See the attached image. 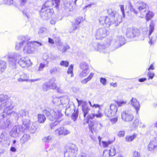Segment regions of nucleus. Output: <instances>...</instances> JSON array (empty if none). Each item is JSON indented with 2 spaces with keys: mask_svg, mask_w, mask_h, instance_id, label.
<instances>
[{
  "mask_svg": "<svg viewBox=\"0 0 157 157\" xmlns=\"http://www.w3.org/2000/svg\"><path fill=\"white\" fill-rule=\"evenodd\" d=\"M30 38L28 36H21L18 37L19 42L16 43L15 49L17 50L21 48L24 53L31 54L33 53L37 47L42 45L40 42L37 41H29Z\"/></svg>",
  "mask_w": 157,
  "mask_h": 157,
  "instance_id": "1",
  "label": "nucleus"
},
{
  "mask_svg": "<svg viewBox=\"0 0 157 157\" xmlns=\"http://www.w3.org/2000/svg\"><path fill=\"white\" fill-rule=\"evenodd\" d=\"M8 62L10 66L13 69L16 68L17 62L22 67H29L32 64L30 59L22 57L20 53H15L8 56Z\"/></svg>",
  "mask_w": 157,
  "mask_h": 157,
  "instance_id": "2",
  "label": "nucleus"
},
{
  "mask_svg": "<svg viewBox=\"0 0 157 157\" xmlns=\"http://www.w3.org/2000/svg\"><path fill=\"white\" fill-rule=\"evenodd\" d=\"M108 16H101L99 19L100 23L102 25L104 23L110 26L111 24H115L116 26L122 21V18L117 12L113 11L111 9L108 11Z\"/></svg>",
  "mask_w": 157,
  "mask_h": 157,
  "instance_id": "3",
  "label": "nucleus"
},
{
  "mask_svg": "<svg viewBox=\"0 0 157 157\" xmlns=\"http://www.w3.org/2000/svg\"><path fill=\"white\" fill-rule=\"evenodd\" d=\"M43 113L46 115L50 121H55L50 124V127L51 130H53L57 125L60 121V118L62 115L61 113L58 111V114L53 109H45L43 110Z\"/></svg>",
  "mask_w": 157,
  "mask_h": 157,
  "instance_id": "4",
  "label": "nucleus"
},
{
  "mask_svg": "<svg viewBox=\"0 0 157 157\" xmlns=\"http://www.w3.org/2000/svg\"><path fill=\"white\" fill-rule=\"evenodd\" d=\"M78 148L75 144H71L65 147L64 151V156L66 157H74L77 154Z\"/></svg>",
  "mask_w": 157,
  "mask_h": 157,
  "instance_id": "5",
  "label": "nucleus"
},
{
  "mask_svg": "<svg viewBox=\"0 0 157 157\" xmlns=\"http://www.w3.org/2000/svg\"><path fill=\"white\" fill-rule=\"evenodd\" d=\"M21 113L22 114V117L23 118V128L25 129H28L29 128L31 123L30 122V117L28 115V111L25 110H21Z\"/></svg>",
  "mask_w": 157,
  "mask_h": 157,
  "instance_id": "6",
  "label": "nucleus"
},
{
  "mask_svg": "<svg viewBox=\"0 0 157 157\" xmlns=\"http://www.w3.org/2000/svg\"><path fill=\"white\" fill-rule=\"evenodd\" d=\"M80 70L79 75L80 77L86 76L90 73V70L88 65L85 62H82L80 64Z\"/></svg>",
  "mask_w": 157,
  "mask_h": 157,
  "instance_id": "7",
  "label": "nucleus"
},
{
  "mask_svg": "<svg viewBox=\"0 0 157 157\" xmlns=\"http://www.w3.org/2000/svg\"><path fill=\"white\" fill-rule=\"evenodd\" d=\"M108 34V33L104 27L98 28L94 33V36L97 39L101 40Z\"/></svg>",
  "mask_w": 157,
  "mask_h": 157,
  "instance_id": "8",
  "label": "nucleus"
},
{
  "mask_svg": "<svg viewBox=\"0 0 157 157\" xmlns=\"http://www.w3.org/2000/svg\"><path fill=\"white\" fill-rule=\"evenodd\" d=\"M24 128L21 125H17L14 126L10 132L11 136L16 137L19 136L21 134L23 133Z\"/></svg>",
  "mask_w": 157,
  "mask_h": 157,
  "instance_id": "9",
  "label": "nucleus"
},
{
  "mask_svg": "<svg viewBox=\"0 0 157 157\" xmlns=\"http://www.w3.org/2000/svg\"><path fill=\"white\" fill-rule=\"evenodd\" d=\"M60 0H48L46 1L41 9L42 10L45 9L46 8H48L53 6L58 8L59 7Z\"/></svg>",
  "mask_w": 157,
  "mask_h": 157,
  "instance_id": "10",
  "label": "nucleus"
},
{
  "mask_svg": "<svg viewBox=\"0 0 157 157\" xmlns=\"http://www.w3.org/2000/svg\"><path fill=\"white\" fill-rule=\"evenodd\" d=\"M10 104H8L7 105H4L0 102V109H4L3 111L0 114V118L3 119L7 116V114H10L11 113L10 112L11 109L10 108L11 106H9V105H10Z\"/></svg>",
  "mask_w": 157,
  "mask_h": 157,
  "instance_id": "11",
  "label": "nucleus"
},
{
  "mask_svg": "<svg viewBox=\"0 0 157 157\" xmlns=\"http://www.w3.org/2000/svg\"><path fill=\"white\" fill-rule=\"evenodd\" d=\"M8 96L4 94H1L0 95V102L1 103L7 105V104H10V105H9V106H11L10 109L13 108L14 107L13 103L10 101H8Z\"/></svg>",
  "mask_w": 157,
  "mask_h": 157,
  "instance_id": "12",
  "label": "nucleus"
},
{
  "mask_svg": "<svg viewBox=\"0 0 157 157\" xmlns=\"http://www.w3.org/2000/svg\"><path fill=\"white\" fill-rule=\"evenodd\" d=\"M52 10L51 9H47L41 10L40 12V15L43 19H48L49 18L52 16Z\"/></svg>",
  "mask_w": 157,
  "mask_h": 157,
  "instance_id": "13",
  "label": "nucleus"
},
{
  "mask_svg": "<svg viewBox=\"0 0 157 157\" xmlns=\"http://www.w3.org/2000/svg\"><path fill=\"white\" fill-rule=\"evenodd\" d=\"M110 44L108 43L106 45L104 44H98L94 43L93 46L95 50L105 53V50L110 45Z\"/></svg>",
  "mask_w": 157,
  "mask_h": 157,
  "instance_id": "14",
  "label": "nucleus"
},
{
  "mask_svg": "<svg viewBox=\"0 0 157 157\" xmlns=\"http://www.w3.org/2000/svg\"><path fill=\"white\" fill-rule=\"evenodd\" d=\"M121 117L124 121L130 122L132 120L134 116L132 114L128 112L123 111L121 113Z\"/></svg>",
  "mask_w": 157,
  "mask_h": 157,
  "instance_id": "15",
  "label": "nucleus"
},
{
  "mask_svg": "<svg viewBox=\"0 0 157 157\" xmlns=\"http://www.w3.org/2000/svg\"><path fill=\"white\" fill-rule=\"evenodd\" d=\"M116 154V149L114 146H111L110 149L109 151L105 150L103 152V155L105 157H109L110 156H113Z\"/></svg>",
  "mask_w": 157,
  "mask_h": 157,
  "instance_id": "16",
  "label": "nucleus"
},
{
  "mask_svg": "<svg viewBox=\"0 0 157 157\" xmlns=\"http://www.w3.org/2000/svg\"><path fill=\"white\" fill-rule=\"evenodd\" d=\"M56 134L59 136L61 135H66L69 134L70 131L66 128L61 127L59 128L55 131Z\"/></svg>",
  "mask_w": 157,
  "mask_h": 157,
  "instance_id": "17",
  "label": "nucleus"
},
{
  "mask_svg": "<svg viewBox=\"0 0 157 157\" xmlns=\"http://www.w3.org/2000/svg\"><path fill=\"white\" fill-rule=\"evenodd\" d=\"M11 121L9 119H3L0 121V127L3 129L8 127L11 124Z\"/></svg>",
  "mask_w": 157,
  "mask_h": 157,
  "instance_id": "18",
  "label": "nucleus"
},
{
  "mask_svg": "<svg viewBox=\"0 0 157 157\" xmlns=\"http://www.w3.org/2000/svg\"><path fill=\"white\" fill-rule=\"evenodd\" d=\"M154 29V27L153 24H150L148 29V36L150 40L149 41V43L150 44H152L153 42L155 41L156 39V36H155L154 38H153V37L152 38H151L150 36L153 32Z\"/></svg>",
  "mask_w": 157,
  "mask_h": 157,
  "instance_id": "19",
  "label": "nucleus"
},
{
  "mask_svg": "<svg viewBox=\"0 0 157 157\" xmlns=\"http://www.w3.org/2000/svg\"><path fill=\"white\" fill-rule=\"evenodd\" d=\"M81 18H77L75 22L72 24V26L69 29V32L70 33H73L75 30L78 28L79 27V25L81 23Z\"/></svg>",
  "mask_w": 157,
  "mask_h": 157,
  "instance_id": "20",
  "label": "nucleus"
},
{
  "mask_svg": "<svg viewBox=\"0 0 157 157\" xmlns=\"http://www.w3.org/2000/svg\"><path fill=\"white\" fill-rule=\"evenodd\" d=\"M131 102V105L134 107L136 111L137 114L138 113V112L140 109V105L139 102L137 100L134 98H132L130 101Z\"/></svg>",
  "mask_w": 157,
  "mask_h": 157,
  "instance_id": "21",
  "label": "nucleus"
},
{
  "mask_svg": "<svg viewBox=\"0 0 157 157\" xmlns=\"http://www.w3.org/2000/svg\"><path fill=\"white\" fill-rule=\"evenodd\" d=\"M60 99L61 106H62V107H66L69 104L70 101L69 98L67 95L60 97Z\"/></svg>",
  "mask_w": 157,
  "mask_h": 157,
  "instance_id": "22",
  "label": "nucleus"
},
{
  "mask_svg": "<svg viewBox=\"0 0 157 157\" xmlns=\"http://www.w3.org/2000/svg\"><path fill=\"white\" fill-rule=\"evenodd\" d=\"M148 149L149 151H152L157 147V140L153 139L151 140L148 145Z\"/></svg>",
  "mask_w": 157,
  "mask_h": 157,
  "instance_id": "23",
  "label": "nucleus"
},
{
  "mask_svg": "<svg viewBox=\"0 0 157 157\" xmlns=\"http://www.w3.org/2000/svg\"><path fill=\"white\" fill-rule=\"evenodd\" d=\"M82 110L84 113L83 116L85 117L90 110V109L87 103L85 102H83L82 103Z\"/></svg>",
  "mask_w": 157,
  "mask_h": 157,
  "instance_id": "24",
  "label": "nucleus"
},
{
  "mask_svg": "<svg viewBox=\"0 0 157 157\" xmlns=\"http://www.w3.org/2000/svg\"><path fill=\"white\" fill-rule=\"evenodd\" d=\"M125 43V39L122 36H118L116 42V45H117V48H119Z\"/></svg>",
  "mask_w": 157,
  "mask_h": 157,
  "instance_id": "25",
  "label": "nucleus"
},
{
  "mask_svg": "<svg viewBox=\"0 0 157 157\" xmlns=\"http://www.w3.org/2000/svg\"><path fill=\"white\" fill-rule=\"evenodd\" d=\"M148 8L147 5L145 3L143 2L138 7V9L141 13L144 15V13L147 10Z\"/></svg>",
  "mask_w": 157,
  "mask_h": 157,
  "instance_id": "26",
  "label": "nucleus"
},
{
  "mask_svg": "<svg viewBox=\"0 0 157 157\" xmlns=\"http://www.w3.org/2000/svg\"><path fill=\"white\" fill-rule=\"evenodd\" d=\"M29 76L28 74L25 73H22L20 75V77L17 80L19 82L26 81L28 82Z\"/></svg>",
  "mask_w": 157,
  "mask_h": 157,
  "instance_id": "27",
  "label": "nucleus"
},
{
  "mask_svg": "<svg viewBox=\"0 0 157 157\" xmlns=\"http://www.w3.org/2000/svg\"><path fill=\"white\" fill-rule=\"evenodd\" d=\"M48 62L47 61L45 60L40 64L39 67L36 69V71L38 72L43 71L44 67L47 66Z\"/></svg>",
  "mask_w": 157,
  "mask_h": 157,
  "instance_id": "28",
  "label": "nucleus"
},
{
  "mask_svg": "<svg viewBox=\"0 0 157 157\" xmlns=\"http://www.w3.org/2000/svg\"><path fill=\"white\" fill-rule=\"evenodd\" d=\"M52 102L53 104L56 106H61L60 97H57L53 96L52 98Z\"/></svg>",
  "mask_w": 157,
  "mask_h": 157,
  "instance_id": "29",
  "label": "nucleus"
},
{
  "mask_svg": "<svg viewBox=\"0 0 157 157\" xmlns=\"http://www.w3.org/2000/svg\"><path fill=\"white\" fill-rule=\"evenodd\" d=\"M30 139V136L29 135L24 134L20 139V142L22 144H24L28 142Z\"/></svg>",
  "mask_w": 157,
  "mask_h": 157,
  "instance_id": "30",
  "label": "nucleus"
},
{
  "mask_svg": "<svg viewBox=\"0 0 157 157\" xmlns=\"http://www.w3.org/2000/svg\"><path fill=\"white\" fill-rule=\"evenodd\" d=\"M6 67V63L5 61H0V73H2L5 71Z\"/></svg>",
  "mask_w": 157,
  "mask_h": 157,
  "instance_id": "31",
  "label": "nucleus"
},
{
  "mask_svg": "<svg viewBox=\"0 0 157 157\" xmlns=\"http://www.w3.org/2000/svg\"><path fill=\"white\" fill-rule=\"evenodd\" d=\"M55 78H52L50 79L49 81L47 82L48 83V84H50L51 89H55L56 87V85L55 82Z\"/></svg>",
  "mask_w": 157,
  "mask_h": 157,
  "instance_id": "32",
  "label": "nucleus"
},
{
  "mask_svg": "<svg viewBox=\"0 0 157 157\" xmlns=\"http://www.w3.org/2000/svg\"><path fill=\"white\" fill-rule=\"evenodd\" d=\"M37 118L38 122L40 123H44L46 120L45 115L42 114H38L37 115Z\"/></svg>",
  "mask_w": 157,
  "mask_h": 157,
  "instance_id": "33",
  "label": "nucleus"
},
{
  "mask_svg": "<svg viewBox=\"0 0 157 157\" xmlns=\"http://www.w3.org/2000/svg\"><path fill=\"white\" fill-rule=\"evenodd\" d=\"M53 139V136L51 135H49L44 137L42 138V141L44 142L50 143L52 142Z\"/></svg>",
  "mask_w": 157,
  "mask_h": 157,
  "instance_id": "34",
  "label": "nucleus"
},
{
  "mask_svg": "<svg viewBox=\"0 0 157 157\" xmlns=\"http://www.w3.org/2000/svg\"><path fill=\"white\" fill-rule=\"evenodd\" d=\"M133 28H127L126 33V36L128 38L133 37Z\"/></svg>",
  "mask_w": 157,
  "mask_h": 157,
  "instance_id": "35",
  "label": "nucleus"
},
{
  "mask_svg": "<svg viewBox=\"0 0 157 157\" xmlns=\"http://www.w3.org/2000/svg\"><path fill=\"white\" fill-rule=\"evenodd\" d=\"M94 73H90L89 75L86 78L83 80L81 82L83 84L86 83L88 81L90 80L93 77L94 75Z\"/></svg>",
  "mask_w": 157,
  "mask_h": 157,
  "instance_id": "36",
  "label": "nucleus"
},
{
  "mask_svg": "<svg viewBox=\"0 0 157 157\" xmlns=\"http://www.w3.org/2000/svg\"><path fill=\"white\" fill-rule=\"evenodd\" d=\"M13 108H12L11 109L10 112L11 113L10 114H7V116H10L12 114H13V115L15 117L17 118H18L20 117H22V114L21 113V111L22 110H21L19 112V113H17L15 112V111H12V109Z\"/></svg>",
  "mask_w": 157,
  "mask_h": 157,
  "instance_id": "37",
  "label": "nucleus"
},
{
  "mask_svg": "<svg viewBox=\"0 0 157 157\" xmlns=\"http://www.w3.org/2000/svg\"><path fill=\"white\" fill-rule=\"evenodd\" d=\"M136 136L137 135L136 133L133 134L132 135L128 136L126 137V141L128 142L132 141L136 138Z\"/></svg>",
  "mask_w": 157,
  "mask_h": 157,
  "instance_id": "38",
  "label": "nucleus"
},
{
  "mask_svg": "<svg viewBox=\"0 0 157 157\" xmlns=\"http://www.w3.org/2000/svg\"><path fill=\"white\" fill-rule=\"evenodd\" d=\"M110 109L113 112L112 113L113 114H115L116 113L117 110V107L115 104H112L110 105Z\"/></svg>",
  "mask_w": 157,
  "mask_h": 157,
  "instance_id": "39",
  "label": "nucleus"
},
{
  "mask_svg": "<svg viewBox=\"0 0 157 157\" xmlns=\"http://www.w3.org/2000/svg\"><path fill=\"white\" fill-rule=\"evenodd\" d=\"M50 84H48V83L47 82H45L42 86V88L44 91H47L50 89H51L50 87Z\"/></svg>",
  "mask_w": 157,
  "mask_h": 157,
  "instance_id": "40",
  "label": "nucleus"
},
{
  "mask_svg": "<svg viewBox=\"0 0 157 157\" xmlns=\"http://www.w3.org/2000/svg\"><path fill=\"white\" fill-rule=\"evenodd\" d=\"M78 110L76 111L75 110L74 112L72 114L71 118L74 121L76 120L78 117Z\"/></svg>",
  "mask_w": 157,
  "mask_h": 157,
  "instance_id": "41",
  "label": "nucleus"
},
{
  "mask_svg": "<svg viewBox=\"0 0 157 157\" xmlns=\"http://www.w3.org/2000/svg\"><path fill=\"white\" fill-rule=\"evenodd\" d=\"M73 65L71 64L69 67L67 71V73L68 74H71V77L74 76V74L73 73Z\"/></svg>",
  "mask_w": 157,
  "mask_h": 157,
  "instance_id": "42",
  "label": "nucleus"
},
{
  "mask_svg": "<svg viewBox=\"0 0 157 157\" xmlns=\"http://www.w3.org/2000/svg\"><path fill=\"white\" fill-rule=\"evenodd\" d=\"M37 129V127L35 125V124H33L29 128V130L32 133H34L36 131Z\"/></svg>",
  "mask_w": 157,
  "mask_h": 157,
  "instance_id": "43",
  "label": "nucleus"
},
{
  "mask_svg": "<svg viewBox=\"0 0 157 157\" xmlns=\"http://www.w3.org/2000/svg\"><path fill=\"white\" fill-rule=\"evenodd\" d=\"M88 127L92 133H93L94 131L95 132L96 130V128L95 127V125H94V123L93 124L92 123H90Z\"/></svg>",
  "mask_w": 157,
  "mask_h": 157,
  "instance_id": "44",
  "label": "nucleus"
},
{
  "mask_svg": "<svg viewBox=\"0 0 157 157\" xmlns=\"http://www.w3.org/2000/svg\"><path fill=\"white\" fill-rule=\"evenodd\" d=\"M0 143L3 141L6 140H7V134L6 132H3L0 135Z\"/></svg>",
  "mask_w": 157,
  "mask_h": 157,
  "instance_id": "45",
  "label": "nucleus"
},
{
  "mask_svg": "<svg viewBox=\"0 0 157 157\" xmlns=\"http://www.w3.org/2000/svg\"><path fill=\"white\" fill-rule=\"evenodd\" d=\"M154 13L151 12L149 11L146 13V18L147 20L149 21L153 17Z\"/></svg>",
  "mask_w": 157,
  "mask_h": 157,
  "instance_id": "46",
  "label": "nucleus"
},
{
  "mask_svg": "<svg viewBox=\"0 0 157 157\" xmlns=\"http://www.w3.org/2000/svg\"><path fill=\"white\" fill-rule=\"evenodd\" d=\"M113 112L111 110V109H107L105 110V113L106 114V115L108 117H112V116H113L115 115L113 114L112 113Z\"/></svg>",
  "mask_w": 157,
  "mask_h": 157,
  "instance_id": "47",
  "label": "nucleus"
},
{
  "mask_svg": "<svg viewBox=\"0 0 157 157\" xmlns=\"http://www.w3.org/2000/svg\"><path fill=\"white\" fill-rule=\"evenodd\" d=\"M94 125H95V127L96 128V130L101 129L103 126L102 124L99 122L94 123Z\"/></svg>",
  "mask_w": 157,
  "mask_h": 157,
  "instance_id": "48",
  "label": "nucleus"
},
{
  "mask_svg": "<svg viewBox=\"0 0 157 157\" xmlns=\"http://www.w3.org/2000/svg\"><path fill=\"white\" fill-rule=\"evenodd\" d=\"M113 142V141L109 140L108 141H102V146L104 147H106L109 145L110 144Z\"/></svg>",
  "mask_w": 157,
  "mask_h": 157,
  "instance_id": "49",
  "label": "nucleus"
},
{
  "mask_svg": "<svg viewBox=\"0 0 157 157\" xmlns=\"http://www.w3.org/2000/svg\"><path fill=\"white\" fill-rule=\"evenodd\" d=\"M133 37L138 36L140 34V32L139 30L137 29H133Z\"/></svg>",
  "mask_w": 157,
  "mask_h": 157,
  "instance_id": "50",
  "label": "nucleus"
},
{
  "mask_svg": "<svg viewBox=\"0 0 157 157\" xmlns=\"http://www.w3.org/2000/svg\"><path fill=\"white\" fill-rule=\"evenodd\" d=\"M69 64V62L67 61H61L60 63V65L61 66L65 67H67L68 66Z\"/></svg>",
  "mask_w": 157,
  "mask_h": 157,
  "instance_id": "51",
  "label": "nucleus"
},
{
  "mask_svg": "<svg viewBox=\"0 0 157 157\" xmlns=\"http://www.w3.org/2000/svg\"><path fill=\"white\" fill-rule=\"evenodd\" d=\"M116 103L118 105L119 107L122 106L126 104V101L124 100L117 101L116 102Z\"/></svg>",
  "mask_w": 157,
  "mask_h": 157,
  "instance_id": "52",
  "label": "nucleus"
},
{
  "mask_svg": "<svg viewBox=\"0 0 157 157\" xmlns=\"http://www.w3.org/2000/svg\"><path fill=\"white\" fill-rule=\"evenodd\" d=\"M76 4H75V2H68L67 3V6L70 9H72L73 8V5H76Z\"/></svg>",
  "mask_w": 157,
  "mask_h": 157,
  "instance_id": "53",
  "label": "nucleus"
},
{
  "mask_svg": "<svg viewBox=\"0 0 157 157\" xmlns=\"http://www.w3.org/2000/svg\"><path fill=\"white\" fill-rule=\"evenodd\" d=\"M13 0H4V3L9 5H12L13 3Z\"/></svg>",
  "mask_w": 157,
  "mask_h": 157,
  "instance_id": "54",
  "label": "nucleus"
},
{
  "mask_svg": "<svg viewBox=\"0 0 157 157\" xmlns=\"http://www.w3.org/2000/svg\"><path fill=\"white\" fill-rule=\"evenodd\" d=\"M53 38H54L55 41L56 43H59L61 42H60V39L59 37L58 36H57L55 34H54L53 36Z\"/></svg>",
  "mask_w": 157,
  "mask_h": 157,
  "instance_id": "55",
  "label": "nucleus"
},
{
  "mask_svg": "<svg viewBox=\"0 0 157 157\" xmlns=\"http://www.w3.org/2000/svg\"><path fill=\"white\" fill-rule=\"evenodd\" d=\"M139 122L140 121L139 119L136 118L133 122L132 125L134 127L137 126L139 124Z\"/></svg>",
  "mask_w": 157,
  "mask_h": 157,
  "instance_id": "56",
  "label": "nucleus"
},
{
  "mask_svg": "<svg viewBox=\"0 0 157 157\" xmlns=\"http://www.w3.org/2000/svg\"><path fill=\"white\" fill-rule=\"evenodd\" d=\"M69 48L70 47L69 45L66 44V45H64L63 46V48L62 50V52H65L67 50H68Z\"/></svg>",
  "mask_w": 157,
  "mask_h": 157,
  "instance_id": "57",
  "label": "nucleus"
},
{
  "mask_svg": "<svg viewBox=\"0 0 157 157\" xmlns=\"http://www.w3.org/2000/svg\"><path fill=\"white\" fill-rule=\"evenodd\" d=\"M10 150L12 152H15L17 151V149L15 147L14 145H11Z\"/></svg>",
  "mask_w": 157,
  "mask_h": 157,
  "instance_id": "58",
  "label": "nucleus"
},
{
  "mask_svg": "<svg viewBox=\"0 0 157 157\" xmlns=\"http://www.w3.org/2000/svg\"><path fill=\"white\" fill-rule=\"evenodd\" d=\"M119 7L120 8L121 11L122 12L123 17H124L125 14L124 12V6L123 5H120Z\"/></svg>",
  "mask_w": 157,
  "mask_h": 157,
  "instance_id": "59",
  "label": "nucleus"
},
{
  "mask_svg": "<svg viewBox=\"0 0 157 157\" xmlns=\"http://www.w3.org/2000/svg\"><path fill=\"white\" fill-rule=\"evenodd\" d=\"M140 155L139 152L137 151H135L133 152L132 157H140Z\"/></svg>",
  "mask_w": 157,
  "mask_h": 157,
  "instance_id": "60",
  "label": "nucleus"
},
{
  "mask_svg": "<svg viewBox=\"0 0 157 157\" xmlns=\"http://www.w3.org/2000/svg\"><path fill=\"white\" fill-rule=\"evenodd\" d=\"M57 71V68L56 67H54L51 68L50 70V73L51 74H53Z\"/></svg>",
  "mask_w": 157,
  "mask_h": 157,
  "instance_id": "61",
  "label": "nucleus"
},
{
  "mask_svg": "<svg viewBox=\"0 0 157 157\" xmlns=\"http://www.w3.org/2000/svg\"><path fill=\"white\" fill-rule=\"evenodd\" d=\"M100 81L103 84V85H105L106 84V79L103 78H101L100 79Z\"/></svg>",
  "mask_w": 157,
  "mask_h": 157,
  "instance_id": "62",
  "label": "nucleus"
},
{
  "mask_svg": "<svg viewBox=\"0 0 157 157\" xmlns=\"http://www.w3.org/2000/svg\"><path fill=\"white\" fill-rule=\"evenodd\" d=\"M154 75L155 74L153 73H151L150 72H149L147 75L149 77L148 79H152L154 77Z\"/></svg>",
  "mask_w": 157,
  "mask_h": 157,
  "instance_id": "63",
  "label": "nucleus"
},
{
  "mask_svg": "<svg viewBox=\"0 0 157 157\" xmlns=\"http://www.w3.org/2000/svg\"><path fill=\"white\" fill-rule=\"evenodd\" d=\"M78 157H90V156L88 154L84 153H81Z\"/></svg>",
  "mask_w": 157,
  "mask_h": 157,
  "instance_id": "64",
  "label": "nucleus"
}]
</instances>
